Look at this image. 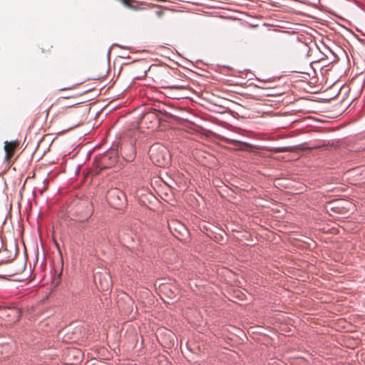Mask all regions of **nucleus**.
<instances>
[{"mask_svg":"<svg viewBox=\"0 0 365 365\" xmlns=\"http://www.w3.org/2000/svg\"><path fill=\"white\" fill-rule=\"evenodd\" d=\"M282 46L284 47V48H289V47H291L292 46V41L290 40V39H284L282 41Z\"/></svg>","mask_w":365,"mask_h":365,"instance_id":"2eb2a0df","label":"nucleus"},{"mask_svg":"<svg viewBox=\"0 0 365 365\" xmlns=\"http://www.w3.org/2000/svg\"><path fill=\"white\" fill-rule=\"evenodd\" d=\"M78 122H76V123L73 124V126H76V125H78Z\"/></svg>","mask_w":365,"mask_h":365,"instance_id":"4be33fe9","label":"nucleus"},{"mask_svg":"<svg viewBox=\"0 0 365 365\" xmlns=\"http://www.w3.org/2000/svg\"><path fill=\"white\" fill-rule=\"evenodd\" d=\"M171 98H179V97L177 95H175L174 93H170Z\"/></svg>","mask_w":365,"mask_h":365,"instance_id":"aec40b11","label":"nucleus"},{"mask_svg":"<svg viewBox=\"0 0 365 365\" xmlns=\"http://www.w3.org/2000/svg\"><path fill=\"white\" fill-rule=\"evenodd\" d=\"M106 197L110 205L115 208H120L125 201V194L118 188L110 189Z\"/></svg>","mask_w":365,"mask_h":365,"instance_id":"f03ea898","label":"nucleus"},{"mask_svg":"<svg viewBox=\"0 0 365 365\" xmlns=\"http://www.w3.org/2000/svg\"><path fill=\"white\" fill-rule=\"evenodd\" d=\"M160 114L161 112L156 109L148 111L143 115L141 123L147 125L149 123L150 125H148V128H153L155 126L158 127L160 121Z\"/></svg>","mask_w":365,"mask_h":365,"instance_id":"20e7f679","label":"nucleus"},{"mask_svg":"<svg viewBox=\"0 0 365 365\" xmlns=\"http://www.w3.org/2000/svg\"><path fill=\"white\" fill-rule=\"evenodd\" d=\"M222 141L225 143L235 145L234 150H245L252 148V145L248 143L242 142L236 139L230 138L228 137H222Z\"/></svg>","mask_w":365,"mask_h":365,"instance_id":"423d86ee","label":"nucleus"},{"mask_svg":"<svg viewBox=\"0 0 365 365\" xmlns=\"http://www.w3.org/2000/svg\"><path fill=\"white\" fill-rule=\"evenodd\" d=\"M120 1L127 8L134 10L137 9V6L133 5V3H135L134 0H120Z\"/></svg>","mask_w":365,"mask_h":365,"instance_id":"9b49d317","label":"nucleus"},{"mask_svg":"<svg viewBox=\"0 0 365 365\" xmlns=\"http://www.w3.org/2000/svg\"><path fill=\"white\" fill-rule=\"evenodd\" d=\"M291 150L289 148L283 147V148H275L273 149V151L274 153H282V152H287L290 151Z\"/></svg>","mask_w":365,"mask_h":365,"instance_id":"ddd939ff","label":"nucleus"},{"mask_svg":"<svg viewBox=\"0 0 365 365\" xmlns=\"http://www.w3.org/2000/svg\"><path fill=\"white\" fill-rule=\"evenodd\" d=\"M150 158L159 167H165L170 163V154L168 149L163 145H153L149 150Z\"/></svg>","mask_w":365,"mask_h":365,"instance_id":"f257e3e1","label":"nucleus"},{"mask_svg":"<svg viewBox=\"0 0 365 365\" xmlns=\"http://www.w3.org/2000/svg\"><path fill=\"white\" fill-rule=\"evenodd\" d=\"M51 48H52L51 46H48L47 48H43L42 52H49L51 50Z\"/></svg>","mask_w":365,"mask_h":365,"instance_id":"6ab92c4d","label":"nucleus"},{"mask_svg":"<svg viewBox=\"0 0 365 365\" xmlns=\"http://www.w3.org/2000/svg\"><path fill=\"white\" fill-rule=\"evenodd\" d=\"M158 74L160 76L157 77V81H159L160 83L163 84L164 83H166L165 78H167L169 76V71L167 68H159L158 69Z\"/></svg>","mask_w":365,"mask_h":365,"instance_id":"6e6552de","label":"nucleus"},{"mask_svg":"<svg viewBox=\"0 0 365 365\" xmlns=\"http://www.w3.org/2000/svg\"><path fill=\"white\" fill-rule=\"evenodd\" d=\"M134 158V154L132 153L130 155V156L128 157V158L127 159L128 160H132V159H133Z\"/></svg>","mask_w":365,"mask_h":365,"instance_id":"412c9836","label":"nucleus"},{"mask_svg":"<svg viewBox=\"0 0 365 365\" xmlns=\"http://www.w3.org/2000/svg\"><path fill=\"white\" fill-rule=\"evenodd\" d=\"M155 14H156V15H157L158 17H161V16H163V14H164V13H163V11H156V13H155Z\"/></svg>","mask_w":365,"mask_h":365,"instance_id":"a211bd4d","label":"nucleus"},{"mask_svg":"<svg viewBox=\"0 0 365 365\" xmlns=\"http://www.w3.org/2000/svg\"><path fill=\"white\" fill-rule=\"evenodd\" d=\"M21 317V311L16 307L0 308V317L4 319L9 324L18 322Z\"/></svg>","mask_w":365,"mask_h":365,"instance_id":"7ed1b4c3","label":"nucleus"},{"mask_svg":"<svg viewBox=\"0 0 365 365\" xmlns=\"http://www.w3.org/2000/svg\"><path fill=\"white\" fill-rule=\"evenodd\" d=\"M117 163V157L115 153H110L104 155L101 159L102 169L111 167Z\"/></svg>","mask_w":365,"mask_h":365,"instance_id":"0eeeda50","label":"nucleus"},{"mask_svg":"<svg viewBox=\"0 0 365 365\" xmlns=\"http://www.w3.org/2000/svg\"><path fill=\"white\" fill-rule=\"evenodd\" d=\"M164 88L171 91L173 89L182 90L185 88L181 86H163Z\"/></svg>","mask_w":365,"mask_h":365,"instance_id":"f8f14e48","label":"nucleus"},{"mask_svg":"<svg viewBox=\"0 0 365 365\" xmlns=\"http://www.w3.org/2000/svg\"><path fill=\"white\" fill-rule=\"evenodd\" d=\"M19 142L18 140L14 141H5L4 143V150L6 153L5 155V161L8 163L10 162L11 158L13 157L16 149L19 147Z\"/></svg>","mask_w":365,"mask_h":365,"instance_id":"39448f33","label":"nucleus"},{"mask_svg":"<svg viewBox=\"0 0 365 365\" xmlns=\"http://www.w3.org/2000/svg\"><path fill=\"white\" fill-rule=\"evenodd\" d=\"M53 106H54V105H53H53H51V106H50V108H49V110H51Z\"/></svg>","mask_w":365,"mask_h":365,"instance_id":"5701e85b","label":"nucleus"},{"mask_svg":"<svg viewBox=\"0 0 365 365\" xmlns=\"http://www.w3.org/2000/svg\"><path fill=\"white\" fill-rule=\"evenodd\" d=\"M92 213H93L92 206L91 205H88V211L85 216V219L88 220V218H90L91 216L92 215Z\"/></svg>","mask_w":365,"mask_h":365,"instance_id":"dca6fc26","label":"nucleus"},{"mask_svg":"<svg viewBox=\"0 0 365 365\" xmlns=\"http://www.w3.org/2000/svg\"><path fill=\"white\" fill-rule=\"evenodd\" d=\"M79 83H74V84L70 85L68 86L61 88H60V91L71 90V89L74 88Z\"/></svg>","mask_w":365,"mask_h":365,"instance_id":"f3484780","label":"nucleus"},{"mask_svg":"<svg viewBox=\"0 0 365 365\" xmlns=\"http://www.w3.org/2000/svg\"><path fill=\"white\" fill-rule=\"evenodd\" d=\"M110 286V280L106 279L105 283H102V284H101V289L103 291L107 290L109 289Z\"/></svg>","mask_w":365,"mask_h":365,"instance_id":"4468645a","label":"nucleus"},{"mask_svg":"<svg viewBox=\"0 0 365 365\" xmlns=\"http://www.w3.org/2000/svg\"><path fill=\"white\" fill-rule=\"evenodd\" d=\"M68 354L73 356L76 358V359H75L76 362L79 361L82 357L81 352L79 350L76 349H68Z\"/></svg>","mask_w":365,"mask_h":365,"instance_id":"9d476101","label":"nucleus"},{"mask_svg":"<svg viewBox=\"0 0 365 365\" xmlns=\"http://www.w3.org/2000/svg\"><path fill=\"white\" fill-rule=\"evenodd\" d=\"M67 98V97H61L58 99V102H57V105H61L63 106V108H66V110L68 109H71L73 108H74L75 106L79 104V103H73V104H70V103H68V104H66L63 101Z\"/></svg>","mask_w":365,"mask_h":365,"instance_id":"1a4fd4ad","label":"nucleus"}]
</instances>
